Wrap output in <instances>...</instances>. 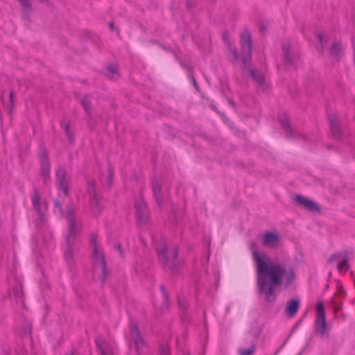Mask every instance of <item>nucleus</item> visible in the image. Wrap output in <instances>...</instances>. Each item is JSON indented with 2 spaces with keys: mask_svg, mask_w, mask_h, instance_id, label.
Wrapping results in <instances>:
<instances>
[{
  "mask_svg": "<svg viewBox=\"0 0 355 355\" xmlns=\"http://www.w3.org/2000/svg\"><path fill=\"white\" fill-rule=\"evenodd\" d=\"M299 306L300 300L298 299L293 298L288 300L285 307L286 315L289 318L293 317L296 314Z\"/></svg>",
  "mask_w": 355,
  "mask_h": 355,
  "instance_id": "9",
  "label": "nucleus"
},
{
  "mask_svg": "<svg viewBox=\"0 0 355 355\" xmlns=\"http://www.w3.org/2000/svg\"><path fill=\"white\" fill-rule=\"evenodd\" d=\"M337 268L340 272H345L349 268L347 261L344 259L337 265Z\"/></svg>",
  "mask_w": 355,
  "mask_h": 355,
  "instance_id": "18",
  "label": "nucleus"
},
{
  "mask_svg": "<svg viewBox=\"0 0 355 355\" xmlns=\"http://www.w3.org/2000/svg\"><path fill=\"white\" fill-rule=\"evenodd\" d=\"M295 201L304 208L311 211H318V207L316 204L304 196H297L295 198Z\"/></svg>",
  "mask_w": 355,
  "mask_h": 355,
  "instance_id": "8",
  "label": "nucleus"
},
{
  "mask_svg": "<svg viewBox=\"0 0 355 355\" xmlns=\"http://www.w3.org/2000/svg\"><path fill=\"white\" fill-rule=\"evenodd\" d=\"M93 261L95 270H99L103 277L105 276V262L102 251L96 245L93 248Z\"/></svg>",
  "mask_w": 355,
  "mask_h": 355,
  "instance_id": "4",
  "label": "nucleus"
},
{
  "mask_svg": "<svg viewBox=\"0 0 355 355\" xmlns=\"http://www.w3.org/2000/svg\"><path fill=\"white\" fill-rule=\"evenodd\" d=\"M107 69L112 73H116L117 72V68L114 66L108 67Z\"/></svg>",
  "mask_w": 355,
  "mask_h": 355,
  "instance_id": "26",
  "label": "nucleus"
},
{
  "mask_svg": "<svg viewBox=\"0 0 355 355\" xmlns=\"http://www.w3.org/2000/svg\"><path fill=\"white\" fill-rule=\"evenodd\" d=\"M110 29H111L112 31H113V30H114V24H113V23H110Z\"/></svg>",
  "mask_w": 355,
  "mask_h": 355,
  "instance_id": "30",
  "label": "nucleus"
},
{
  "mask_svg": "<svg viewBox=\"0 0 355 355\" xmlns=\"http://www.w3.org/2000/svg\"><path fill=\"white\" fill-rule=\"evenodd\" d=\"M252 254L256 266L258 291L265 301L271 304L276 300V287L282 284L287 287L294 279L293 270L272 261L264 252H259L254 248Z\"/></svg>",
  "mask_w": 355,
  "mask_h": 355,
  "instance_id": "1",
  "label": "nucleus"
},
{
  "mask_svg": "<svg viewBox=\"0 0 355 355\" xmlns=\"http://www.w3.org/2000/svg\"><path fill=\"white\" fill-rule=\"evenodd\" d=\"M341 50V45L339 43H335L333 44L331 49V53L333 55L338 54Z\"/></svg>",
  "mask_w": 355,
  "mask_h": 355,
  "instance_id": "22",
  "label": "nucleus"
},
{
  "mask_svg": "<svg viewBox=\"0 0 355 355\" xmlns=\"http://www.w3.org/2000/svg\"><path fill=\"white\" fill-rule=\"evenodd\" d=\"M55 205L60 209V206L59 205V204L58 202L55 203Z\"/></svg>",
  "mask_w": 355,
  "mask_h": 355,
  "instance_id": "32",
  "label": "nucleus"
},
{
  "mask_svg": "<svg viewBox=\"0 0 355 355\" xmlns=\"http://www.w3.org/2000/svg\"><path fill=\"white\" fill-rule=\"evenodd\" d=\"M96 343L100 351L101 355H116V347L114 345H112L110 347H108L100 338H98L96 340Z\"/></svg>",
  "mask_w": 355,
  "mask_h": 355,
  "instance_id": "10",
  "label": "nucleus"
},
{
  "mask_svg": "<svg viewBox=\"0 0 355 355\" xmlns=\"http://www.w3.org/2000/svg\"><path fill=\"white\" fill-rule=\"evenodd\" d=\"M318 37H319V40H322L321 35H318Z\"/></svg>",
  "mask_w": 355,
  "mask_h": 355,
  "instance_id": "35",
  "label": "nucleus"
},
{
  "mask_svg": "<svg viewBox=\"0 0 355 355\" xmlns=\"http://www.w3.org/2000/svg\"><path fill=\"white\" fill-rule=\"evenodd\" d=\"M73 211L74 210L71 208L69 209L67 213L68 220L70 225L71 231L73 232L75 228V218L73 217Z\"/></svg>",
  "mask_w": 355,
  "mask_h": 355,
  "instance_id": "17",
  "label": "nucleus"
},
{
  "mask_svg": "<svg viewBox=\"0 0 355 355\" xmlns=\"http://www.w3.org/2000/svg\"><path fill=\"white\" fill-rule=\"evenodd\" d=\"M230 55L231 56V58L233 60H236L237 58V52L234 47H230Z\"/></svg>",
  "mask_w": 355,
  "mask_h": 355,
  "instance_id": "23",
  "label": "nucleus"
},
{
  "mask_svg": "<svg viewBox=\"0 0 355 355\" xmlns=\"http://www.w3.org/2000/svg\"><path fill=\"white\" fill-rule=\"evenodd\" d=\"M251 73L252 75V76L254 77V80L259 83V84H261L262 83H263L265 80H264V77L262 75V73H261L259 71H255L254 70H252L251 71Z\"/></svg>",
  "mask_w": 355,
  "mask_h": 355,
  "instance_id": "19",
  "label": "nucleus"
},
{
  "mask_svg": "<svg viewBox=\"0 0 355 355\" xmlns=\"http://www.w3.org/2000/svg\"><path fill=\"white\" fill-rule=\"evenodd\" d=\"M83 106L84 107L85 110L88 112L90 109V103H89L86 100L83 101L82 102Z\"/></svg>",
  "mask_w": 355,
  "mask_h": 355,
  "instance_id": "24",
  "label": "nucleus"
},
{
  "mask_svg": "<svg viewBox=\"0 0 355 355\" xmlns=\"http://www.w3.org/2000/svg\"><path fill=\"white\" fill-rule=\"evenodd\" d=\"M315 331L320 336H323L327 333V322L324 304L322 302H318L316 305Z\"/></svg>",
  "mask_w": 355,
  "mask_h": 355,
  "instance_id": "2",
  "label": "nucleus"
},
{
  "mask_svg": "<svg viewBox=\"0 0 355 355\" xmlns=\"http://www.w3.org/2000/svg\"><path fill=\"white\" fill-rule=\"evenodd\" d=\"M130 340L132 341L137 353H140L144 347V343L141 337L137 324L132 323L130 325Z\"/></svg>",
  "mask_w": 355,
  "mask_h": 355,
  "instance_id": "3",
  "label": "nucleus"
},
{
  "mask_svg": "<svg viewBox=\"0 0 355 355\" xmlns=\"http://www.w3.org/2000/svg\"><path fill=\"white\" fill-rule=\"evenodd\" d=\"M282 125L286 132H288L291 130V127L289 126V125L287 123H283Z\"/></svg>",
  "mask_w": 355,
  "mask_h": 355,
  "instance_id": "28",
  "label": "nucleus"
},
{
  "mask_svg": "<svg viewBox=\"0 0 355 355\" xmlns=\"http://www.w3.org/2000/svg\"><path fill=\"white\" fill-rule=\"evenodd\" d=\"M42 174L45 181L50 178V166L47 161L42 162Z\"/></svg>",
  "mask_w": 355,
  "mask_h": 355,
  "instance_id": "13",
  "label": "nucleus"
},
{
  "mask_svg": "<svg viewBox=\"0 0 355 355\" xmlns=\"http://www.w3.org/2000/svg\"><path fill=\"white\" fill-rule=\"evenodd\" d=\"M240 38L243 54V61L246 62L247 59L250 58L251 54V40L250 33L248 31H244L241 33Z\"/></svg>",
  "mask_w": 355,
  "mask_h": 355,
  "instance_id": "6",
  "label": "nucleus"
},
{
  "mask_svg": "<svg viewBox=\"0 0 355 355\" xmlns=\"http://www.w3.org/2000/svg\"><path fill=\"white\" fill-rule=\"evenodd\" d=\"M21 7L23 8V10L24 11H28L31 8V3L30 0H17Z\"/></svg>",
  "mask_w": 355,
  "mask_h": 355,
  "instance_id": "21",
  "label": "nucleus"
},
{
  "mask_svg": "<svg viewBox=\"0 0 355 355\" xmlns=\"http://www.w3.org/2000/svg\"><path fill=\"white\" fill-rule=\"evenodd\" d=\"M10 99H12V92H10Z\"/></svg>",
  "mask_w": 355,
  "mask_h": 355,
  "instance_id": "33",
  "label": "nucleus"
},
{
  "mask_svg": "<svg viewBox=\"0 0 355 355\" xmlns=\"http://www.w3.org/2000/svg\"><path fill=\"white\" fill-rule=\"evenodd\" d=\"M64 129H65V132H66L67 136L70 138L71 137V133H70V131H69V125H66L64 126Z\"/></svg>",
  "mask_w": 355,
  "mask_h": 355,
  "instance_id": "27",
  "label": "nucleus"
},
{
  "mask_svg": "<svg viewBox=\"0 0 355 355\" xmlns=\"http://www.w3.org/2000/svg\"><path fill=\"white\" fill-rule=\"evenodd\" d=\"M261 239L263 245L266 248H275L279 243V237L276 233L266 232L261 236Z\"/></svg>",
  "mask_w": 355,
  "mask_h": 355,
  "instance_id": "7",
  "label": "nucleus"
},
{
  "mask_svg": "<svg viewBox=\"0 0 355 355\" xmlns=\"http://www.w3.org/2000/svg\"><path fill=\"white\" fill-rule=\"evenodd\" d=\"M73 254V250L71 249L70 246H69L68 250L65 252L64 256L67 259L71 258Z\"/></svg>",
  "mask_w": 355,
  "mask_h": 355,
  "instance_id": "25",
  "label": "nucleus"
},
{
  "mask_svg": "<svg viewBox=\"0 0 355 355\" xmlns=\"http://www.w3.org/2000/svg\"><path fill=\"white\" fill-rule=\"evenodd\" d=\"M72 238V236L70 235L68 238H67V242L69 243H70V240Z\"/></svg>",
  "mask_w": 355,
  "mask_h": 355,
  "instance_id": "31",
  "label": "nucleus"
},
{
  "mask_svg": "<svg viewBox=\"0 0 355 355\" xmlns=\"http://www.w3.org/2000/svg\"><path fill=\"white\" fill-rule=\"evenodd\" d=\"M158 256L159 260L164 263H166L168 261V259H170L168 257L167 250L165 248H163L162 249L158 251Z\"/></svg>",
  "mask_w": 355,
  "mask_h": 355,
  "instance_id": "16",
  "label": "nucleus"
},
{
  "mask_svg": "<svg viewBox=\"0 0 355 355\" xmlns=\"http://www.w3.org/2000/svg\"><path fill=\"white\" fill-rule=\"evenodd\" d=\"M256 351V345L250 344L248 348L239 347L237 350L239 355H253Z\"/></svg>",
  "mask_w": 355,
  "mask_h": 355,
  "instance_id": "12",
  "label": "nucleus"
},
{
  "mask_svg": "<svg viewBox=\"0 0 355 355\" xmlns=\"http://www.w3.org/2000/svg\"><path fill=\"white\" fill-rule=\"evenodd\" d=\"M137 215L141 220H146L148 218V212L145 205H137Z\"/></svg>",
  "mask_w": 355,
  "mask_h": 355,
  "instance_id": "14",
  "label": "nucleus"
},
{
  "mask_svg": "<svg viewBox=\"0 0 355 355\" xmlns=\"http://www.w3.org/2000/svg\"><path fill=\"white\" fill-rule=\"evenodd\" d=\"M57 187L59 190V196H67L68 193L69 184L66 179L65 171L59 168L56 173Z\"/></svg>",
  "mask_w": 355,
  "mask_h": 355,
  "instance_id": "5",
  "label": "nucleus"
},
{
  "mask_svg": "<svg viewBox=\"0 0 355 355\" xmlns=\"http://www.w3.org/2000/svg\"><path fill=\"white\" fill-rule=\"evenodd\" d=\"M153 189L155 197L157 201L159 202V201L160 200V187L158 184V183H153Z\"/></svg>",
  "mask_w": 355,
  "mask_h": 355,
  "instance_id": "20",
  "label": "nucleus"
},
{
  "mask_svg": "<svg viewBox=\"0 0 355 355\" xmlns=\"http://www.w3.org/2000/svg\"><path fill=\"white\" fill-rule=\"evenodd\" d=\"M178 254V251L176 249H173V252H171V258L174 259Z\"/></svg>",
  "mask_w": 355,
  "mask_h": 355,
  "instance_id": "29",
  "label": "nucleus"
},
{
  "mask_svg": "<svg viewBox=\"0 0 355 355\" xmlns=\"http://www.w3.org/2000/svg\"><path fill=\"white\" fill-rule=\"evenodd\" d=\"M193 83H194L195 87H196L197 86H196V80H193Z\"/></svg>",
  "mask_w": 355,
  "mask_h": 355,
  "instance_id": "34",
  "label": "nucleus"
},
{
  "mask_svg": "<svg viewBox=\"0 0 355 355\" xmlns=\"http://www.w3.org/2000/svg\"><path fill=\"white\" fill-rule=\"evenodd\" d=\"M89 191L91 192V195L92 196V199H91V202H90L91 207H92L94 214H98L99 211H100V209L98 207V199H97L96 195V193L94 192V184H93V182H89Z\"/></svg>",
  "mask_w": 355,
  "mask_h": 355,
  "instance_id": "11",
  "label": "nucleus"
},
{
  "mask_svg": "<svg viewBox=\"0 0 355 355\" xmlns=\"http://www.w3.org/2000/svg\"><path fill=\"white\" fill-rule=\"evenodd\" d=\"M33 205L37 212L40 214L41 210L40 209V196L37 193H35L31 198Z\"/></svg>",
  "mask_w": 355,
  "mask_h": 355,
  "instance_id": "15",
  "label": "nucleus"
}]
</instances>
